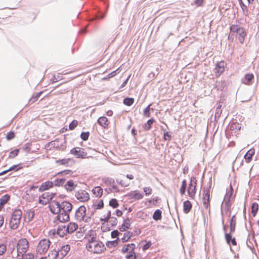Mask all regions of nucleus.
<instances>
[{
    "instance_id": "nucleus-1",
    "label": "nucleus",
    "mask_w": 259,
    "mask_h": 259,
    "mask_svg": "<svg viewBox=\"0 0 259 259\" xmlns=\"http://www.w3.org/2000/svg\"><path fill=\"white\" fill-rule=\"evenodd\" d=\"M247 31L245 28L238 24H232L230 27V32L228 39L233 40L232 36H235L239 42L243 44L247 36Z\"/></svg>"
},
{
    "instance_id": "nucleus-2",
    "label": "nucleus",
    "mask_w": 259,
    "mask_h": 259,
    "mask_svg": "<svg viewBox=\"0 0 259 259\" xmlns=\"http://www.w3.org/2000/svg\"><path fill=\"white\" fill-rule=\"evenodd\" d=\"M50 209L53 213L62 211L69 214L72 209V205L68 201H65L60 204L57 201H53L50 206Z\"/></svg>"
},
{
    "instance_id": "nucleus-3",
    "label": "nucleus",
    "mask_w": 259,
    "mask_h": 259,
    "mask_svg": "<svg viewBox=\"0 0 259 259\" xmlns=\"http://www.w3.org/2000/svg\"><path fill=\"white\" fill-rule=\"evenodd\" d=\"M22 211L18 209L15 210L11 215L9 222V226L12 230H16L18 228L21 220Z\"/></svg>"
},
{
    "instance_id": "nucleus-4",
    "label": "nucleus",
    "mask_w": 259,
    "mask_h": 259,
    "mask_svg": "<svg viewBox=\"0 0 259 259\" xmlns=\"http://www.w3.org/2000/svg\"><path fill=\"white\" fill-rule=\"evenodd\" d=\"M29 248V243L26 238H21L19 239L16 244V249L17 255H24Z\"/></svg>"
},
{
    "instance_id": "nucleus-5",
    "label": "nucleus",
    "mask_w": 259,
    "mask_h": 259,
    "mask_svg": "<svg viewBox=\"0 0 259 259\" xmlns=\"http://www.w3.org/2000/svg\"><path fill=\"white\" fill-rule=\"evenodd\" d=\"M87 249L94 253H101L106 250L104 244L100 241H95L86 245Z\"/></svg>"
},
{
    "instance_id": "nucleus-6",
    "label": "nucleus",
    "mask_w": 259,
    "mask_h": 259,
    "mask_svg": "<svg viewBox=\"0 0 259 259\" xmlns=\"http://www.w3.org/2000/svg\"><path fill=\"white\" fill-rule=\"evenodd\" d=\"M75 219L79 221H83L88 223L91 220V218L87 215V208L85 206L81 205L76 210L75 214Z\"/></svg>"
},
{
    "instance_id": "nucleus-7",
    "label": "nucleus",
    "mask_w": 259,
    "mask_h": 259,
    "mask_svg": "<svg viewBox=\"0 0 259 259\" xmlns=\"http://www.w3.org/2000/svg\"><path fill=\"white\" fill-rule=\"evenodd\" d=\"M197 181L195 177H191L187 187L188 196L192 199H194L196 194V186Z\"/></svg>"
},
{
    "instance_id": "nucleus-8",
    "label": "nucleus",
    "mask_w": 259,
    "mask_h": 259,
    "mask_svg": "<svg viewBox=\"0 0 259 259\" xmlns=\"http://www.w3.org/2000/svg\"><path fill=\"white\" fill-rule=\"evenodd\" d=\"M51 244L50 241L48 239L40 240L36 246V251L37 254H44L49 250Z\"/></svg>"
},
{
    "instance_id": "nucleus-9",
    "label": "nucleus",
    "mask_w": 259,
    "mask_h": 259,
    "mask_svg": "<svg viewBox=\"0 0 259 259\" xmlns=\"http://www.w3.org/2000/svg\"><path fill=\"white\" fill-rule=\"evenodd\" d=\"M136 245L134 243L127 244L123 246L121 251L124 253H127V259H135L136 255L134 252Z\"/></svg>"
},
{
    "instance_id": "nucleus-10",
    "label": "nucleus",
    "mask_w": 259,
    "mask_h": 259,
    "mask_svg": "<svg viewBox=\"0 0 259 259\" xmlns=\"http://www.w3.org/2000/svg\"><path fill=\"white\" fill-rule=\"evenodd\" d=\"M72 155L76 156L77 158H86L88 157V153L84 149L79 147H75L70 150Z\"/></svg>"
},
{
    "instance_id": "nucleus-11",
    "label": "nucleus",
    "mask_w": 259,
    "mask_h": 259,
    "mask_svg": "<svg viewBox=\"0 0 259 259\" xmlns=\"http://www.w3.org/2000/svg\"><path fill=\"white\" fill-rule=\"evenodd\" d=\"M75 198L79 201L81 202H87L90 199L89 194L83 190H80L75 194Z\"/></svg>"
},
{
    "instance_id": "nucleus-12",
    "label": "nucleus",
    "mask_w": 259,
    "mask_h": 259,
    "mask_svg": "<svg viewBox=\"0 0 259 259\" xmlns=\"http://www.w3.org/2000/svg\"><path fill=\"white\" fill-rule=\"evenodd\" d=\"M210 187L204 188L202 192L203 205L205 208L209 206Z\"/></svg>"
},
{
    "instance_id": "nucleus-13",
    "label": "nucleus",
    "mask_w": 259,
    "mask_h": 259,
    "mask_svg": "<svg viewBox=\"0 0 259 259\" xmlns=\"http://www.w3.org/2000/svg\"><path fill=\"white\" fill-rule=\"evenodd\" d=\"M227 64L224 61H221L218 62L214 69V73L216 77L220 76L225 71Z\"/></svg>"
},
{
    "instance_id": "nucleus-14",
    "label": "nucleus",
    "mask_w": 259,
    "mask_h": 259,
    "mask_svg": "<svg viewBox=\"0 0 259 259\" xmlns=\"http://www.w3.org/2000/svg\"><path fill=\"white\" fill-rule=\"evenodd\" d=\"M85 239L87 240L86 245H89L90 243L98 241L97 239L96 233L94 230H90L86 234Z\"/></svg>"
},
{
    "instance_id": "nucleus-15",
    "label": "nucleus",
    "mask_w": 259,
    "mask_h": 259,
    "mask_svg": "<svg viewBox=\"0 0 259 259\" xmlns=\"http://www.w3.org/2000/svg\"><path fill=\"white\" fill-rule=\"evenodd\" d=\"M128 198L134 200L142 199L144 197L143 193L139 190L132 191L127 194Z\"/></svg>"
},
{
    "instance_id": "nucleus-16",
    "label": "nucleus",
    "mask_w": 259,
    "mask_h": 259,
    "mask_svg": "<svg viewBox=\"0 0 259 259\" xmlns=\"http://www.w3.org/2000/svg\"><path fill=\"white\" fill-rule=\"evenodd\" d=\"M52 198L53 196L52 194H50L49 192L44 193L39 197V203L42 205L46 204L49 202Z\"/></svg>"
},
{
    "instance_id": "nucleus-17",
    "label": "nucleus",
    "mask_w": 259,
    "mask_h": 259,
    "mask_svg": "<svg viewBox=\"0 0 259 259\" xmlns=\"http://www.w3.org/2000/svg\"><path fill=\"white\" fill-rule=\"evenodd\" d=\"M54 214H58L57 219L60 222L65 223L69 220V214L62 211H59L58 213H54Z\"/></svg>"
},
{
    "instance_id": "nucleus-18",
    "label": "nucleus",
    "mask_w": 259,
    "mask_h": 259,
    "mask_svg": "<svg viewBox=\"0 0 259 259\" xmlns=\"http://www.w3.org/2000/svg\"><path fill=\"white\" fill-rule=\"evenodd\" d=\"M70 249V247L69 244H65L62 246L61 248L57 252V255L58 256H60L61 258L65 256L68 253Z\"/></svg>"
},
{
    "instance_id": "nucleus-19",
    "label": "nucleus",
    "mask_w": 259,
    "mask_h": 259,
    "mask_svg": "<svg viewBox=\"0 0 259 259\" xmlns=\"http://www.w3.org/2000/svg\"><path fill=\"white\" fill-rule=\"evenodd\" d=\"M97 123L103 128L107 129L109 127L110 121L105 116H101L97 120Z\"/></svg>"
},
{
    "instance_id": "nucleus-20",
    "label": "nucleus",
    "mask_w": 259,
    "mask_h": 259,
    "mask_svg": "<svg viewBox=\"0 0 259 259\" xmlns=\"http://www.w3.org/2000/svg\"><path fill=\"white\" fill-rule=\"evenodd\" d=\"M101 220L104 221L106 223L109 221L112 226L116 225L118 222L117 219L115 217H111V211L110 210L108 211L106 217L104 219H101Z\"/></svg>"
},
{
    "instance_id": "nucleus-21",
    "label": "nucleus",
    "mask_w": 259,
    "mask_h": 259,
    "mask_svg": "<svg viewBox=\"0 0 259 259\" xmlns=\"http://www.w3.org/2000/svg\"><path fill=\"white\" fill-rule=\"evenodd\" d=\"M254 75L252 73H247L245 75L242 79V82L246 85H250L252 83Z\"/></svg>"
},
{
    "instance_id": "nucleus-22",
    "label": "nucleus",
    "mask_w": 259,
    "mask_h": 259,
    "mask_svg": "<svg viewBox=\"0 0 259 259\" xmlns=\"http://www.w3.org/2000/svg\"><path fill=\"white\" fill-rule=\"evenodd\" d=\"M68 234L74 233L78 228V225L75 222H70L66 226Z\"/></svg>"
},
{
    "instance_id": "nucleus-23",
    "label": "nucleus",
    "mask_w": 259,
    "mask_h": 259,
    "mask_svg": "<svg viewBox=\"0 0 259 259\" xmlns=\"http://www.w3.org/2000/svg\"><path fill=\"white\" fill-rule=\"evenodd\" d=\"M77 185L75 184L73 181L71 180L67 182L64 187L65 190L68 192L73 191L76 187Z\"/></svg>"
},
{
    "instance_id": "nucleus-24",
    "label": "nucleus",
    "mask_w": 259,
    "mask_h": 259,
    "mask_svg": "<svg viewBox=\"0 0 259 259\" xmlns=\"http://www.w3.org/2000/svg\"><path fill=\"white\" fill-rule=\"evenodd\" d=\"M160 198L157 196L153 197L151 199H148L145 202V204L149 207H151L153 206H155L156 204L159 203Z\"/></svg>"
},
{
    "instance_id": "nucleus-25",
    "label": "nucleus",
    "mask_w": 259,
    "mask_h": 259,
    "mask_svg": "<svg viewBox=\"0 0 259 259\" xmlns=\"http://www.w3.org/2000/svg\"><path fill=\"white\" fill-rule=\"evenodd\" d=\"M255 153V150L253 148L249 149L246 154L244 155V158L246 162L249 163L252 160V157Z\"/></svg>"
},
{
    "instance_id": "nucleus-26",
    "label": "nucleus",
    "mask_w": 259,
    "mask_h": 259,
    "mask_svg": "<svg viewBox=\"0 0 259 259\" xmlns=\"http://www.w3.org/2000/svg\"><path fill=\"white\" fill-rule=\"evenodd\" d=\"M53 183L52 181H47L41 184L40 186L39 190L41 191H46L53 186Z\"/></svg>"
},
{
    "instance_id": "nucleus-27",
    "label": "nucleus",
    "mask_w": 259,
    "mask_h": 259,
    "mask_svg": "<svg viewBox=\"0 0 259 259\" xmlns=\"http://www.w3.org/2000/svg\"><path fill=\"white\" fill-rule=\"evenodd\" d=\"M192 205L191 202L189 200L185 201L183 203V210L185 213H189L191 210Z\"/></svg>"
},
{
    "instance_id": "nucleus-28",
    "label": "nucleus",
    "mask_w": 259,
    "mask_h": 259,
    "mask_svg": "<svg viewBox=\"0 0 259 259\" xmlns=\"http://www.w3.org/2000/svg\"><path fill=\"white\" fill-rule=\"evenodd\" d=\"M92 192L93 194L96 195V196L98 197H101L102 195H103V189L100 186H97L94 187L93 190Z\"/></svg>"
},
{
    "instance_id": "nucleus-29",
    "label": "nucleus",
    "mask_w": 259,
    "mask_h": 259,
    "mask_svg": "<svg viewBox=\"0 0 259 259\" xmlns=\"http://www.w3.org/2000/svg\"><path fill=\"white\" fill-rule=\"evenodd\" d=\"M57 233L58 235L61 237H64L68 233L66 230V226H60L57 229Z\"/></svg>"
},
{
    "instance_id": "nucleus-30",
    "label": "nucleus",
    "mask_w": 259,
    "mask_h": 259,
    "mask_svg": "<svg viewBox=\"0 0 259 259\" xmlns=\"http://www.w3.org/2000/svg\"><path fill=\"white\" fill-rule=\"evenodd\" d=\"M231 233H232L230 232L229 233H225V239L228 243L229 244L230 242H231V243L233 245H236L237 242L236 241L235 238H232Z\"/></svg>"
},
{
    "instance_id": "nucleus-31",
    "label": "nucleus",
    "mask_w": 259,
    "mask_h": 259,
    "mask_svg": "<svg viewBox=\"0 0 259 259\" xmlns=\"http://www.w3.org/2000/svg\"><path fill=\"white\" fill-rule=\"evenodd\" d=\"M131 226V222L128 219L124 220L123 223L121 226V227L119 228V230L121 231H125L127 229H128Z\"/></svg>"
},
{
    "instance_id": "nucleus-32",
    "label": "nucleus",
    "mask_w": 259,
    "mask_h": 259,
    "mask_svg": "<svg viewBox=\"0 0 259 259\" xmlns=\"http://www.w3.org/2000/svg\"><path fill=\"white\" fill-rule=\"evenodd\" d=\"M236 223V218L235 215H234L232 217L231 221H230V233H233L235 231Z\"/></svg>"
},
{
    "instance_id": "nucleus-33",
    "label": "nucleus",
    "mask_w": 259,
    "mask_h": 259,
    "mask_svg": "<svg viewBox=\"0 0 259 259\" xmlns=\"http://www.w3.org/2000/svg\"><path fill=\"white\" fill-rule=\"evenodd\" d=\"M72 159L70 158H64L62 159H59L56 161V163L60 165H66L67 166L70 161Z\"/></svg>"
},
{
    "instance_id": "nucleus-34",
    "label": "nucleus",
    "mask_w": 259,
    "mask_h": 259,
    "mask_svg": "<svg viewBox=\"0 0 259 259\" xmlns=\"http://www.w3.org/2000/svg\"><path fill=\"white\" fill-rule=\"evenodd\" d=\"M102 182L107 186H110L114 184V180L109 177H104L102 179Z\"/></svg>"
},
{
    "instance_id": "nucleus-35",
    "label": "nucleus",
    "mask_w": 259,
    "mask_h": 259,
    "mask_svg": "<svg viewBox=\"0 0 259 259\" xmlns=\"http://www.w3.org/2000/svg\"><path fill=\"white\" fill-rule=\"evenodd\" d=\"M65 182V179L63 178H57L56 179L53 183V185L55 186H62Z\"/></svg>"
},
{
    "instance_id": "nucleus-36",
    "label": "nucleus",
    "mask_w": 259,
    "mask_h": 259,
    "mask_svg": "<svg viewBox=\"0 0 259 259\" xmlns=\"http://www.w3.org/2000/svg\"><path fill=\"white\" fill-rule=\"evenodd\" d=\"M258 210V204L256 202H253L251 205V214L253 217H255Z\"/></svg>"
},
{
    "instance_id": "nucleus-37",
    "label": "nucleus",
    "mask_w": 259,
    "mask_h": 259,
    "mask_svg": "<svg viewBox=\"0 0 259 259\" xmlns=\"http://www.w3.org/2000/svg\"><path fill=\"white\" fill-rule=\"evenodd\" d=\"M155 122L153 118H151L147 121L143 125V128L145 131H148L151 129V125Z\"/></svg>"
},
{
    "instance_id": "nucleus-38",
    "label": "nucleus",
    "mask_w": 259,
    "mask_h": 259,
    "mask_svg": "<svg viewBox=\"0 0 259 259\" xmlns=\"http://www.w3.org/2000/svg\"><path fill=\"white\" fill-rule=\"evenodd\" d=\"M162 212L160 209H157L155 211L153 215V219L155 221L160 220L161 219Z\"/></svg>"
},
{
    "instance_id": "nucleus-39",
    "label": "nucleus",
    "mask_w": 259,
    "mask_h": 259,
    "mask_svg": "<svg viewBox=\"0 0 259 259\" xmlns=\"http://www.w3.org/2000/svg\"><path fill=\"white\" fill-rule=\"evenodd\" d=\"M187 186V181L184 179L183 180L182 183V185L180 189V192L182 195H183L185 194Z\"/></svg>"
},
{
    "instance_id": "nucleus-40",
    "label": "nucleus",
    "mask_w": 259,
    "mask_h": 259,
    "mask_svg": "<svg viewBox=\"0 0 259 259\" xmlns=\"http://www.w3.org/2000/svg\"><path fill=\"white\" fill-rule=\"evenodd\" d=\"M104 207V202L102 200H99L97 203L93 205V207L95 210L101 209Z\"/></svg>"
},
{
    "instance_id": "nucleus-41",
    "label": "nucleus",
    "mask_w": 259,
    "mask_h": 259,
    "mask_svg": "<svg viewBox=\"0 0 259 259\" xmlns=\"http://www.w3.org/2000/svg\"><path fill=\"white\" fill-rule=\"evenodd\" d=\"M132 235H133V233L132 232H130V231L125 232L123 235V237L121 239L122 242H124L127 241L130 239V238L132 237Z\"/></svg>"
},
{
    "instance_id": "nucleus-42",
    "label": "nucleus",
    "mask_w": 259,
    "mask_h": 259,
    "mask_svg": "<svg viewBox=\"0 0 259 259\" xmlns=\"http://www.w3.org/2000/svg\"><path fill=\"white\" fill-rule=\"evenodd\" d=\"M109 205L113 207V208H117L119 206V204L118 201L116 199L112 198L111 199L109 203Z\"/></svg>"
},
{
    "instance_id": "nucleus-43",
    "label": "nucleus",
    "mask_w": 259,
    "mask_h": 259,
    "mask_svg": "<svg viewBox=\"0 0 259 259\" xmlns=\"http://www.w3.org/2000/svg\"><path fill=\"white\" fill-rule=\"evenodd\" d=\"M123 104L126 106H131L134 102V99L133 98H126L123 100Z\"/></svg>"
},
{
    "instance_id": "nucleus-44",
    "label": "nucleus",
    "mask_w": 259,
    "mask_h": 259,
    "mask_svg": "<svg viewBox=\"0 0 259 259\" xmlns=\"http://www.w3.org/2000/svg\"><path fill=\"white\" fill-rule=\"evenodd\" d=\"M7 245L4 243H0V256L3 255L7 251Z\"/></svg>"
},
{
    "instance_id": "nucleus-45",
    "label": "nucleus",
    "mask_w": 259,
    "mask_h": 259,
    "mask_svg": "<svg viewBox=\"0 0 259 259\" xmlns=\"http://www.w3.org/2000/svg\"><path fill=\"white\" fill-rule=\"evenodd\" d=\"M10 199V196L8 195H4L0 199V203L2 205L6 204Z\"/></svg>"
},
{
    "instance_id": "nucleus-46",
    "label": "nucleus",
    "mask_w": 259,
    "mask_h": 259,
    "mask_svg": "<svg viewBox=\"0 0 259 259\" xmlns=\"http://www.w3.org/2000/svg\"><path fill=\"white\" fill-rule=\"evenodd\" d=\"M21 256L22 257L20 259H36L34 254L30 252Z\"/></svg>"
},
{
    "instance_id": "nucleus-47",
    "label": "nucleus",
    "mask_w": 259,
    "mask_h": 259,
    "mask_svg": "<svg viewBox=\"0 0 259 259\" xmlns=\"http://www.w3.org/2000/svg\"><path fill=\"white\" fill-rule=\"evenodd\" d=\"M143 191L145 195H150L152 193V189L150 187H145L143 188Z\"/></svg>"
},
{
    "instance_id": "nucleus-48",
    "label": "nucleus",
    "mask_w": 259,
    "mask_h": 259,
    "mask_svg": "<svg viewBox=\"0 0 259 259\" xmlns=\"http://www.w3.org/2000/svg\"><path fill=\"white\" fill-rule=\"evenodd\" d=\"M19 152V150L17 149L11 151L9 155V158H14L17 156Z\"/></svg>"
},
{
    "instance_id": "nucleus-49",
    "label": "nucleus",
    "mask_w": 259,
    "mask_h": 259,
    "mask_svg": "<svg viewBox=\"0 0 259 259\" xmlns=\"http://www.w3.org/2000/svg\"><path fill=\"white\" fill-rule=\"evenodd\" d=\"M78 125V121L76 120H73L69 124V128L70 130H74Z\"/></svg>"
},
{
    "instance_id": "nucleus-50",
    "label": "nucleus",
    "mask_w": 259,
    "mask_h": 259,
    "mask_svg": "<svg viewBox=\"0 0 259 259\" xmlns=\"http://www.w3.org/2000/svg\"><path fill=\"white\" fill-rule=\"evenodd\" d=\"M42 93V92H40L36 94V95L34 96H33L30 100V101L32 102H34L36 101L39 98L41 94Z\"/></svg>"
},
{
    "instance_id": "nucleus-51",
    "label": "nucleus",
    "mask_w": 259,
    "mask_h": 259,
    "mask_svg": "<svg viewBox=\"0 0 259 259\" xmlns=\"http://www.w3.org/2000/svg\"><path fill=\"white\" fill-rule=\"evenodd\" d=\"M150 106H151V105H149L144 110V112H143L144 116L146 117H149L150 116Z\"/></svg>"
},
{
    "instance_id": "nucleus-52",
    "label": "nucleus",
    "mask_w": 259,
    "mask_h": 259,
    "mask_svg": "<svg viewBox=\"0 0 259 259\" xmlns=\"http://www.w3.org/2000/svg\"><path fill=\"white\" fill-rule=\"evenodd\" d=\"M118 183L122 187H128L130 185V183L125 179L121 180Z\"/></svg>"
},
{
    "instance_id": "nucleus-53",
    "label": "nucleus",
    "mask_w": 259,
    "mask_h": 259,
    "mask_svg": "<svg viewBox=\"0 0 259 259\" xmlns=\"http://www.w3.org/2000/svg\"><path fill=\"white\" fill-rule=\"evenodd\" d=\"M15 137V135L14 132H10L7 133L6 136V139L7 140H11L14 139Z\"/></svg>"
},
{
    "instance_id": "nucleus-54",
    "label": "nucleus",
    "mask_w": 259,
    "mask_h": 259,
    "mask_svg": "<svg viewBox=\"0 0 259 259\" xmlns=\"http://www.w3.org/2000/svg\"><path fill=\"white\" fill-rule=\"evenodd\" d=\"M89 135V132H83L81 134L80 137L83 140L86 141L88 139Z\"/></svg>"
},
{
    "instance_id": "nucleus-55",
    "label": "nucleus",
    "mask_w": 259,
    "mask_h": 259,
    "mask_svg": "<svg viewBox=\"0 0 259 259\" xmlns=\"http://www.w3.org/2000/svg\"><path fill=\"white\" fill-rule=\"evenodd\" d=\"M152 245L151 242L149 241L147 242L144 245H143L142 247L143 250H146L150 248L151 245Z\"/></svg>"
},
{
    "instance_id": "nucleus-56",
    "label": "nucleus",
    "mask_w": 259,
    "mask_h": 259,
    "mask_svg": "<svg viewBox=\"0 0 259 259\" xmlns=\"http://www.w3.org/2000/svg\"><path fill=\"white\" fill-rule=\"evenodd\" d=\"M119 68H118L116 70L114 71H113V72H111L110 73H109V74L108 75L107 77L104 78V79H108V78H111V77H113V76H115V75H116V74H117V73H116V72H117V70H119Z\"/></svg>"
},
{
    "instance_id": "nucleus-57",
    "label": "nucleus",
    "mask_w": 259,
    "mask_h": 259,
    "mask_svg": "<svg viewBox=\"0 0 259 259\" xmlns=\"http://www.w3.org/2000/svg\"><path fill=\"white\" fill-rule=\"evenodd\" d=\"M204 0H194V4L197 7H201L203 6Z\"/></svg>"
},
{
    "instance_id": "nucleus-58",
    "label": "nucleus",
    "mask_w": 259,
    "mask_h": 259,
    "mask_svg": "<svg viewBox=\"0 0 259 259\" xmlns=\"http://www.w3.org/2000/svg\"><path fill=\"white\" fill-rule=\"evenodd\" d=\"M171 135L169 134L168 132H166L164 133V139L166 141H170L171 140Z\"/></svg>"
},
{
    "instance_id": "nucleus-59",
    "label": "nucleus",
    "mask_w": 259,
    "mask_h": 259,
    "mask_svg": "<svg viewBox=\"0 0 259 259\" xmlns=\"http://www.w3.org/2000/svg\"><path fill=\"white\" fill-rule=\"evenodd\" d=\"M119 232L118 230H114L111 232V237L113 238H116L119 235Z\"/></svg>"
},
{
    "instance_id": "nucleus-60",
    "label": "nucleus",
    "mask_w": 259,
    "mask_h": 259,
    "mask_svg": "<svg viewBox=\"0 0 259 259\" xmlns=\"http://www.w3.org/2000/svg\"><path fill=\"white\" fill-rule=\"evenodd\" d=\"M106 225H107V223L106 222H105L104 223H102L101 229H102V230H103V232H106V231H107L109 230V229H108L106 227Z\"/></svg>"
},
{
    "instance_id": "nucleus-61",
    "label": "nucleus",
    "mask_w": 259,
    "mask_h": 259,
    "mask_svg": "<svg viewBox=\"0 0 259 259\" xmlns=\"http://www.w3.org/2000/svg\"><path fill=\"white\" fill-rule=\"evenodd\" d=\"M27 215L28 216V221L29 222L31 220L33 217V213L32 212H28L27 213Z\"/></svg>"
},
{
    "instance_id": "nucleus-62",
    "label": "nucleus",
    "mask_w": 259,
    "mask_h": 259,
    "mask_svg": "<svg viewBox=\"0 0 259 259\" xmlns=\"http://www.w3.org/2000/svg\"><path fill=\"white\" fill-rule=\"evenodd\" d=\"M123 214V212L122 211H121L119 209H117L116 210V215L117 216V217H121L122 215Z\"/></svg>"
},
{
    "instance_id": "nucleus-63",
    "label": "nucleus",
    "mask_w": 259,
    "mask_h": 259,
    "mask_svg": "<svg viewBox=\"0 0 259 259\" xmlns=\"http://www.w3.org/2000/svg\"><path fill=\"white\" fill-rule=\"evenodd\" d=\"M4 223V218L3 215H0V227H1Z\"/></svg>"
},
{
    "instance_id": "nucleus-64",
    "label": "nucleus",
    "mask_w": 259,
    "mask_h": 259,
    "mask_svg": "<svg viewBox=\"0 0 259 259\" xmlns=\"http://www.w3.org/2000/svg\"><path fill=\"white\" fill-rule=\"evenodd\" d=\"M126 178H127V179H128L129 180H133V179H134V176H133V175H132V174H127V175H126Z\"/></svg>"
}]
</instances>
